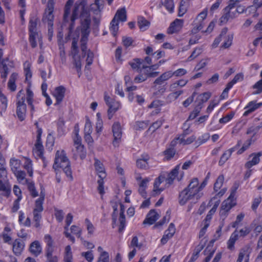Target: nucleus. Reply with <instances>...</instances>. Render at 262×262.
<instances>
[{
	"mask_svg": "<svg viewBox=\"0 0 262 262\" xmlns=\"http://www.w3.org/2000/svg\"><path fill=\"white\" fill-rule=\"evenodd\" d=\"M251 142H252V138L246 141V142L244 144V145H243L242 148H240L237 151V154L238 155H241V154H243L247 149H248L251 144Z\"/></svg>",
	"mask_w": 262,
	"mask_h": 262,
	"instance_id": "56",
	"label": "nucleus"
},
{
	"mask_svg": "<svg viewBox=\"0 0 262 262\" xmlns=\"http://www.w3.org/2000/svg\"><path fill=\"white\" fill-rule=\"evenodd\" d=\"M149 160L148 155L145 157L142 156V158L137 160L136 164L138 168L142 169H147L148 168V164L147 161Z\"/></svg>",
	"mask_w": 262,
	"mask_h": 262,
	"instance_id": "29",
	"label": "nucleus"
},
{
	"mask_svg": "<svg viewBox=\"0 0 262 262\" xmlns=\"http://www.w3.org/2000/svg\"><path fill=\"white\" fill-rule=\"evenodd\" d=\"M204 26V23L203 21H194V26L191 30L192 34H196L199 31L201 30Z\"/></svg>",
	"mask_w": 262,
	"mask_h": 262,
	"instance_id": "43",
	"label": "nucleus"
},
{
	"mask_svg": "<svg viewBox=\"0 0 262 262\" xmlns=\"http://www.w3.org/2000/svg\"><path fill=\"white\" fill-rule=\"evenodd\" d=\"M262 156V151L257 153L254 152L251 154L249 157H252V159L247 162L245 164V168L250 169L252 166L257 165L260 161V157Z\"/></svg>",
	"mask_w": 262,
	"mask_h": 262,
	"instance_id": "15",
	"label": "nucleus"
},
{
	"mask_svg": "<svg viewBox=\"0 0 262 262\" xmlns=\"http://www.w3.org/2000/svg\"><path fill=\"white\" fill-rule=\"evenodd\" d=\"M119 220L120 224L119 226L118 231L119 232L121 233L123 231L125 227L126 221L124 214H123L122 213L121 214H120Z\"/></svg>",
	"mask_w": 262,
	"mask_h": 262,
	"instance_id": "47",
	"label": "nucleus"
},
{
	"mask_svg": "<svg viewBox=\"0 0 262 262\" xmlns=\"http://www.w3.org/2000/svg\"><path fill=\"white\" fill-rule=\"evenodd\" d=\"M73 58L74 59V64L76 68L77 71L79 73L81 70V61L79 56H76V55H73Z\"/></svg>",
	"mask_w": 262,
	"mask_h": 262,
	"instance_id": "54",
	"label": "nucleus"
},
{
	"mask_svg": "<svg viewBox=\"0 0 262 262\" xmlns=\"http://www.w3.org/2000/svg\"><path fill=\"white\" fill-rule=\"evenodd\" d=\"M24 167L27 170L29 176L32 177L33 176V170L32 168L31 161L29 159H26Z\"/></svg>",
	"mask_w": 262,
	"mask_h": 262,
	"instance_id": "52",
	"label": "nucleus"
},
{
	"mask_svg": "<svg viewBox=\"0 0 262 262\" xmlns=\"http://www.w3.org/2000/svg\"><path fill=\"white\" fill-rule=\"evenodd\" d=\"M137 23L140 29L143 31L147 30L150 25V22L143 16L138 17Z\"/></svg>",
	"mask_w": 262,
	"mask_h": 262,
	"instance_id": "32",
	"label": "nucleus"
},
{
	"mask_svg": "<svg viewBox=\"0 0 262 262\" xmlns=\"http://www.w3.org/2000/svg\"><path fill=\"white\" fill-rule=\"evenodd\" d=\"M253 89L257 90L253 93V94H259L262 92V79L257 81L253 86Z\"/></svg>",
	"mask_w": 262,
	"mask_h": 262,
	"instance_id": "62",
	"label": "nucleus"
},
{
	"mask_svg": "<svg viewBox=\"0 0 262 262\" xmlns=\"http://www.w3.org/2000/svg\"><path fill=\"white\" fill-rule=\"evenodd\" d=\"M234 204L229 200H226L223 201L221 209L220 210V215L221 217H226L227 215L228 212L234 206Z\"/></svg>",
	"mask_w": 262,
	"mask_h": 262,
	"instance_id": "18",
	"label": "nucleus"
},
{
	"mask_svg": "<svg viewBox=\"0 0 262 262\" xmlns=\"http://www.w3.org/2000/svg\"><path fill=\"white\" fill-rule=\"evenodd\" d=\"M110 25V30L112 32L113 35L116 36L119 29V21L115 18H113Z\"/></svg>",
	"mask_w": 262,
	"mask_h": 262,
	"instance_id": "41",
	"label": "nucleus"
},
{
	"mask_svg": "<svg viewBox=\"0 0 262 262\" xmlns=\"http://www.w3.org/2000/svg\"><path fill=\"white\" fill-rule=\"evenodd\" d=\"M85 0H79L75 5L72 16L70 28L74 27V21L79 15L81 19V37H88L90 33L91 18L89 12L86 7Z\"/></svg>",
	"mask_w": 262,
	"mask_h": 262,
	"instance_id": "1",
	"label": "nucleus"
},
{
	"mask_svg": "<svg viewBox=\"0 0 262 262\" xmlns=\"http://www.w3.org/2000/svg\"><path fill=\"white\" fill-rule=\"evenodd\" d=\"M10 165L12 171L15 172L20 167V161L15 158H11L10 160Z\"/></svg>",
	"mask_w": 262,
	"mask_h": 262,
	"instance_id": "38",
	"label": "nucleus"
},
{
	"mask_svg": "<svg viewBox=\"0 0 262 262\" xmlns=\"http://www.w3.org/2000/svg\"><path fill=\"white\" fill-rule=\"evenodd\" d=\"M199 180L198 178H194L190 182L188 186L185 188L188 191L195 196L196 199L199 200L202 196V193H200L198 187Z\"/></svg>",
	"mask_w": 262,
	"mask_h": 262,
	"instance_id": "10",
	"label": "nucleus"
},
{
	"mask_svg": "<svg viewBox=\"0 0 262 262\" xmlns=\"http://www.w3.org/2000/svg\"><path fill=\"white\" fill-rule=\"evenodd\" d=\"M211 93L209 92L203 93L199 95L196 98L195 102L197 103L196 105H199L200 108L202 109L203 103L207 102L210 98Z\"/></svg>",
	"mask_w": 262,
	"mask_h": 262,
	"instance_id": "22",
	"label": "nucleus"
},
{
	"mask_svg": "<svg viewBox=\"0 0 262 262\" xmlns=\"http://www.w3.org/2000/svg\"><path fill=\"white\" fill-rule=\"evenodd\" d=\"M259 0H254L253 5L248 7L246 11H248L249 14L254 13L253 15V17H257L259 14L257 13V10L262 6V0L259 3H258Z\"/></svg>",
	"mask_w": 262,
	"mask_h": 262,
	"instance_id": "20",
	"label": "nucleus"
},
{
	"mask_svg": "<svg viewBox=\"0 0 262 262\" xmlns=\"http://www.w3.org/2000/svg\"><path fill=\"white\" fill-rule=\"evenodd\" d=\"M42 20L43 23L48 24V27H53L54 20L53 12L46 11Z\"/></svg>",
	"mask_w": 262,
	"mask_h": 262,
	"instance_id": "33",
	"label": "nucleus"
},
{
	"mask_svg": "<svg viewBox=\"0 0 262 262\" xmlns=\"http://www.w3.org/2000/svg\"><path fill=\"white\" fill-rule=\"evenodd\" d=\"M25 68L24 71L26 75V79L31 78L32 77V73L30 70V64L29 62H25L24 64Z\"/></svg>",
	"mask_w": 262,
	"mask_h": 262,
	"instance_id": "59",
	"label": "nucleus"
},
{
	"mask_svg": "<svg viewBox=\"0 0 262 262\" xmlns=\"http://www.w3.org/2000/svg\"><path fill=\"white\" fill-rule=\"evenodd\" d=\"M45 195L41 194L40 197L35 201V208L33 210V221L35 222L34 227L36 228H39L40 221L41 219V212L43 211V202Z\"/></svg>",
	"mask_w": 262,
	"mask_h": 262,
	"instance_id": "5",
	"label": "nucleus"
},
{
	"mask_svg": "<svg viewBox=\"0 0 262 262\" xmlns=\"http://www.w3.org/2000/svg\"><path fill=\"white\" fill-rule=\"evenodd\" d=\"M38 22V18L33 16L29 20V33L34 34L37 33V25Z\"/></svg>",
	"mask_w": 262,
	"mask_h": 262,
	"instance_id": "34",
	"label": "nucleus"
},
{
	"mask_svg": "<svg viewBox=\"0 0 262 262\" xmlns=\"http://www.w3.org/2000/svg\"><path fill=\"white\" fill-rule=\"evenodd\" d=\"M41 134L42 129L39 128L37 131L36 142L35 144V148L33 149V152L34 154L42 159L43 163V167H46L47 166L48 162L43 157V147L41 140Z\"/></svg>",
	"mask_w": 262,
	"mask_h": 262,
	"instance_id": "6",
	"label": "nucleus"
},
{
	"mask_svg": "<svg viewBox=\"0 0 262 262\" xmlns=\"http://www.w3.org/2000/svg\"><path fill=\"white\" fill-rule=\"evenodd\" d=\"M29 250L35 256L39 255L42 251V248L39 242L38 241H35L32 242L30 245Z\"/></svg>",
	"mask_w": 262,
	"mask_h": 262,
	"instance_id": "21",
	"label": "nucleus"
},
{
	"mask_svg": "<svg viewBox=\"0 0 262 262\" xmlns=\"http://www.w3.org/2000/svg\"><path fill=\"white\" fill-rule=\"evenodd\" d=\"M201 110L199 105H196L193 111L190 114L188 119L193 120L200 113Z\"/></svg>",
	"mask_w": 262,
	"mask_h": 262,
	"instance_id": "64",
	"label": "nucleus"
},
{
	"mask_svg": "<svg viewBox=\"0 0 262 262\" xmlns=\"http://www.w3.org/2000/svg\"><path fill=\"white\" fill-rule=\"evenodd\" d=\"M73 256L71 248L70 245L67 246L65 248V254L64 255V262H72Z\"/></svg>",
	"mask_w": 262,
	"mask_h": 262,
	"instance_id": "39",
	"label": "nucleus"
},
{
	"mask_svg": "<svg viewBox=\"0 0 262 262\" xmlns=\"http://www.w3.org/2000/svg\"><path fill=\"white\" fill-rule=\"evenodd\" d=\"M142 246V243H139L138 242V238L137 236H133L132 240L130 242V244L129 245V247H136L138 249H141Z\"/></svg>",
	"mask_w": 262,
	"mask_h": 262,
	"instance_id": "53",
	"label": "nucleus"
},
{
	"mask_svg": "<svg viewBox=\"0 0 262 262\" xmlns=\"http://www.w3.org/2000/svg\"><path fill=\"white\" fill-rule=\"evenodd\" d=\"M17 77V74L15 73H13L10 77L8 83V87L10 90L14 92L16 90V85L15 84V81Z\"/></svg>",
	"mask_w": 262,
	"mask_h": 262,
	"instance_id": "36",
	"label": "nucleus"
},
{
	"mask_svg": "<svg viewBox=\"0 0 262 262\" xmlns=\"http://www.w3.org/2000/svg\"><path fill=\"white\" fill-rule=\"evenodd\" d=\"M45 241L47 244L45 249L46 256L47 257L53 256L52 254L54 250V246H53V241L51 235L47 234L45 236Z\"/></svg>",
	"mask_w": 262,
	"mask_h": 262,
	"instance_id": "14",
	"label": "nucleus"
},
{
	"mask_svg": "<svg viewBox=\"0 0 262 262\" xmlns=\"http://www.w3.org/2000/svg\"><path fill=\"white\" fill-rule=\"evenodd\" d=\"M202 51L203 49L202 48H196L193 50L190 56H189L188 58H187V61H190L194 59V58H195L196 57H197L202 53Z\"/></svg>",
	"mask_w": 262,
	"mask_h": 262,
	"instance_id": "45",
	"label": "nucleus"
},
{
	"mask_svg": "<svg viewBox=\"0 0 262 262\" xmlns=\"http://www.w3.org/2000/svg\"><path fill=\"white\" fill-rule=\"evenodd\" d=\"M233 38V34L228 35L222 47L225 49L229 48L232 45Z\"/></svg>",
	"mask_w": 262,
	"mask_h": 262,
	"instance_id": "55",
	"label": "nucleus"
},
{
	"mask_svg": "<svg viewBox=\"0 0 262 262\" xmlns=\"http://www.w3.org/2000/svg\"><path fill=\"white\" fill-rule=\"evenodd\" d=\"M25 243L20 239L17 238L14 240L12 243V251L16 256H20L25 248Z\"/></svg>",
	"mask_w": 262,
	"mask_h": 262,
	"instance_id": "13",
	"label": "nucleus"
},
{
	"mask_svg": "<svg viewBox=\"0 0 262 262\" xmlns=\"http://www.w3.org/2000/svg\"><path fill=\"white\" fill-rule=\"evenodd\" d=\"M3 55V51L2 49H0V62L2 66H3V72H1V78L4 79L3 82L6 81V78L7 77L8 74L9 73L8 66H9V59L6 58V59L2 60V57Z\"/></svg>",
	"mask_w": 262,
	"mask_h": 262,
	"instance_id": "12",
	"label": "nucleus"
},
{
	"mask_svg": "<svg viewBox=\"0 0 262 262\" xmlns=\"http://www.w3.org/2000/svg\"><path fill=\"white\" fill-rule=\"evenodd\" d=\"M184 21L183 19H176L172 22L167 30L169 34L176 33L180 31L183 27Z\"/></svg>",
	"mask_w": 262,
	"mask_h": 262,
	"instance_id": "11",
	"label": "nucleus"
},
{
	"mask_svg": "<svg viewBox=\"0 0 262 262\" xmlns=\"http://www.w3.org/2000/svg\"><path fill=\"white\" fill-rule=\"evenodd\" d=\"M180 168V165H177L168 174L166 181L167 184L171 185L173 183L174 180L177 177Z\"/></svg>",
	"mask_w": 262,
	"mask_h": 262,
	"instance_id": "25",
	"label": "nucleus"
},
{
	"mask_svg": "<svg viewBox=\"0 0 262 262\" xmlns=\"http://www.w3.org/2000/svg\"><path fill=\"white\" fill-rule=\"evenodd\" d=\"M132 68L138 72H142V66L143 64V60L141 58H135L129 62Z\"/></svg>",
	"mask_w": 262,
	"mask_h": 262,
	"instance_id": "23",
	"label": "nucleus"
},
{
	"mask_svg": "<svg viewBox=\"0 0 262 262\" xmlns=\"http://www.w3.org/2000/svg\"><path fill=\"white\" fill-rule=\"evenodd\" d=\"M66 89L63 86H59L55 88V91L53 93V95L55 97L56 102L55 105H57L60 103L65 95Z\"/></svg>",
	"mask_w": 262,
	"mask_h": 262,
	"instance_id": "16",
	"label": "nucleus"
},
{
	"mask_svg": "<svg viewBox=\"0 0 262 262\" xmlns=\"http://www.w3.org/2000/svg\"><path fill=\"white\" fill-rule=\"evenodd\" d=\"M234 115L235 113L234 112H231L225 116L221 118L219 120V122L222 124L226 123L230 121L233 118Z\"/></svg>",
	"mask_w": 262,
	"mask_h": 262,
	"instance_id": "51",
	"label": "nucleus"
},
{
	"mask_svg": "<svg viewBox=\"0 0 262 262\" xmlns=\"http://www.w3.org/2000/svg\"><path fill=\"white\" fill-rule=\"evenodd\" d=\"M148 123L147 121H137L136 123L135 128L136 130L144 129L147 127Z\"/></svg>",
	"mask_w": 262,
	"mask_h": 262,
	"instance_id": "57",
	"label": "nucleus"
},
{
	"mask_svg": "<svg viewBox=\"0 0 262 262\" xmlns=\"http://www.w3.org/2000/svg\"><path fill=\"white\" fill-rule=\"evenodd\" d=\"M75 147V153L74 155L75 157L79 156L81 159H83L85 158L86 152V150L82 144H79L74 145Z\"/></svg>",
	"mask_w": 262,
	"mask_h": 262,
	"instance_id": "27",
	"label": "nucleus"
},
{
	"mask_svg": "<svg viewBox=\"0 0 262 262\" xmlns=\"http://www.w3.org/2000/svg\"><path fill=\"white\" fill-rule=\"evenodd\" d=\"M88 37H81L80 42H81V50L82 52L83 56H86V54L88 53L86 50V42L88 40Z\"/></svg>",
	"mask_w": 262,
	"mask_h": 262,
	"instance_id": "46",
	"label": "nucleus"
},
{
	"mask_svg": "<svg viewBox=\"0 0 262 262\" xmlns=\"http://www.w3.org/2000/svg\"><path fill=\"white\" fill-rule=\"evenodd\" d=\"M214 252L215 250L210 248V246H208L203 252L204 255H207L203 262H209L213 256Z\"/></svg>",
	"mask_w": 262,
	"mask_h": 262,
	"instance_id": "40",
	"label": "nucleus"
},
{
	"mask_svg": "<svg viewBox=\"0 0 262 262\" xmlns=\"http://www.w3.org/2000/svg\"><path fill=\"white\" fill-rule=\"evenodd\" d=\"M233 8V6L231 4L228 5L223 9L224 14L220 19V25L226 24L230 19H233L237 17L236 12H231V10Z\"/></svg>",
	"mask_w": 262,
	"mask_h": 262,
	"instance_id": "8",
	"label": "nucleus"
},
{
	"mask_svg": "<svg viewBox=\"0 0 262 262\" xmlns=\"http://www.w3.org/2000/svg\"><path fill=\"white\" fill-rule=\"evenodd\" d=\"M235 150V147L231 148L226 150L221 156L219 161L220 166L223 165L225 162L230 158L233 152Z\"/></svg>",
	"mask_w": 262,
	"mask_h": 262,
	"instance_id": "24",
	"label": "nucleus"
},
{
	"mask_svg": "<svg viewBox=\"0 0 262 262\" xmlns=\"http://www.w3.org/2000/svg\"><path fill=\"white\" fill-rule=\"evenodd\" d=\"M112 132L113 133L114 140L113 141V146L118 147L121 141L122 137V129L120 124L118 122H115L112 126Z\"/></svg>",
	"mask_w": 262,
	"mask_h": 262,
	"instance_id": "9",
	"label": "nucleus"
},
{
	"mask_svg": "<svg viewBox=\"0 0 262 262\" xmlns=\"http://www.w3.org/2000/svg\"><path fill=\"white\" fill-rule=\"evenodd\" d=\"M142 72L145 76H147V78L148 77H156L159 74V72L151 71L149 67L144 64L142 66Z\"/></svg>",
	"mask_w": 262,
	"mask_h": 262,
	"instance_id": "30",
	"label": "nucleus"
},
{
	"mask_svg": "<svg viewBox=\"0 0 262 262\" xmlns=\"http://www.w3.org/2000/svg\"><path fill=\"white\" fill-rule=\"evenodd\" d=\"M97 262H110L108 253L106 251L101 253Z\"/></svg>",
	"mask_w": 262,
	"mask_h": 262,
	"instance_id": "58",
	"label": "nucleus"
},
{
	"mask_svg": "<svg viewBox=\"0 0 262 262\" xmlns=\"http://www.w3.org/2000/svg\"><path fill=\"white\" fill-rule=\"evenodd\" d=\"M176 154V150L174 148H169L164 151L165 158L167 160H169L172 158Z\"/></svg>",
	"mask_w": 262,
	"mask_h": 262,
	"instance_id": "44",
	"label": "nucleus"
},
{
	"mask_svg": "<svg viewBox=\"0 0 262 262\" xmlns=\"http://www.w3.org/2000/svg\"><path fill=\"white\" fill-rule=\"evenodd\" d=\"M262 105V102H259L258 103H255L253 101H251L249 102L248 105L245 107L246 109H247L244 113V116H248L249 114L254 112L255 110L260 107Z\"/></svg>",
	"mask_w": 262,
	"mask_h": 262,
	"instance_id": "26",
	"label": "nucleus"
},
{
	"mask_svg": "<svg viewBox=\"0 0 262 262\" xmlns=\"http://www.w3.org/2000/svg\"><path fill=\"white\" fill-rule=\"evenodd\" d=\"M62 168L63 171L71 180H73L72 172L70 163L64 150H57L56 152L53 168L56 170L58 168Z\"/></svg>",
	"mask_w": 262,
	"mask_h": 262,
	"instance_id": "2",
	"label": "nucleus"
},
{
	"mask_svg": "<svg viewBox=\"0 0 262 262\" xmlns=\"http://www.w3.org/2000/svg\"><path fill=\"white\" fill-rule=\"evenodd\" d=\"M159 215L155 210H151L147 214L146 219L143 222V224L152 225L159 218Z\"/></svg>",
	"mask_w": 262,
	"mask_h": 262,
	"instance_id": "19",
	"label": "nucleus"
},
{
	"mask_svg": "<svg viewBox=\"0 0 262 262\" xmlns=\"http://www.w3.org/2000/svg\"><path fill=\"white\" fill-rule=\"evenodd\" d=\"M207 9H205L202 12H201L200 14H198L197 17L195 19V21H203L204 22V20L206 18L207 15Z\"/></svg>",
	"mask_w": 262,
	"mask_h": 262,
	"instance_id": "61",
	"label": "nucleus"
},
{
	"mask_svg": "<svg viewBox=\"0 0 262 262\" xmlns=\"http://www.w3.org/2000/svg\"><path fill=\"white\" fill-rule=\"evenodd\" d=\"M5 160L2 154L0 153V170L2 171L1 175L6 176L7 171L5 168Z\"/></svg>",
	"mask_w": 262,
	"mask_h": 262,
	"instance_id": "49",
	"label": "nucleus"
},
{
	"mask_svg": "<svg viewBox=\"0 0 262 262\" xmlns=\"http://www.w3.org/2000/svg\"><path fill=\"white\" fill-rule=\"evenodd\" d=\"M94 166L96 170L98 172V174L99 178V179L97 181V183L98 184L97 189L99 193L101 195H103L104 193L103 179L105 178L106 176L105 169L102 163H101L97 159H95Z\"/></svg>",
	"mask_w": 262,
	"mask_h": 262,
	"instance_id": "4",
	"label": "nucleus"
},
{
	"mask_svg": "<svg viewBox=\"0 0 262 262\" xmlns=\"http://www.w3.org/2000/svg\"><path fill=\"white\" fill-rule=\"evenodd\" d=\"M183 90H179L176 92H171L166 98V101L167 103H171L176 100L183 93Z\"/></svg>",
	"mask_w": 262,
	"mask_h": 262,
	"instance_id": "35",
	"label": "nucleus"
},
{
	"mask_svg": "<svg viewBox=\"0 0 262 262\" xmlns=\"http://www.w3.org/2000/svg\"><path fill=\"white\" fill-rule=\"evenodd\" d=\"M238 238V234L237 230H235L231 234L229 239L227 242V247L230 250H233L234 248V244Z\"/></svg>",
	"mask_w": 262,
	"mask_h": 262,
	"instance_id": "31",
	"label": "nucleus"
},
{
	"mask_svg": "<svg viewBox=\"0 0 262 262\" xmlns=\"http://www.w3.org/2000/svg\"><path fill=\"white\" fill-rule=\"evenodd\" d=\"M104 101L106 105L108 106L107 111L108 119H111L113 114L116 112L119 107V103L116 102L114 99L111 98L106 93H104Z\"/></svg>",
	"mask_w": 262,
	"mask_h": 262,
	"instance_id": "7",
	"label": "nucleus"
},
{
	"mask_svg": "<svg viewBox=\"0 0 262 262\" xmlns=\"http://www.w3.org/2000/svg\"><path fill=\"white\" fill-rule=\"evenodd\" d=\"M113 18H115V19L118 20V21L119 20L123 22L126 21V11L125 8L118 10Z\"/></svg>",
	"mask_w": 262,
	"mask_h": 262,
	"instance_id": "28",
	"label": "nucleus"
},
{
	"mask_svg": "<svg viewBox=\"0 0 262 262\" xmlns=\"http://www.w3.org/2000/svg\"><path fill=\"white\" fill-rule=\"evenodd\" d=\"M177 139L180 140V143H183L184 144H189L195 140V137L194 136H192L188 138L187 139H185L184 137L181 138L179 137Z\"/></svg>",
	"mask_w": 262,
	"mask_h": 262,
	"instance_id": "60",
	"label": "nucleus"
},
{
	"mask_svg": "<svg viewBox=\"0 0 262 262\" xmlns=\"http://www.w3.org/2000/svg\"><path fill=\"white\" fill-rule=\"evenodd\" d=\"M25 96L23 90H20L17 94L16 115L21 121L25 120L26 116L27 106L25 103Z\"/></svg>",
	"mask_w": 262,
	"mask_h": 262,
	"instance_id": "3",
	"label": "nucleus"
},
{
	"mask_svg": "<svg viewBox=\"0 0 262 262\" xmlns=\"http://www.w3.org/2000/svg\"><path fill=\"white\" fill-rule=\"evenodd\" d=\"M193 198H195V196L185 188L179 194V203L181 205H184L188 200H191Z\"/></svg>",
	"mask_w": 262,
	"mask_h": 262,
	"instance_id": "17",
	"label": "nucleus"
},
{
	"mask_svg": "<svg viewBox=\"0 0 262 262\" xmlns=\"http://www.w3.org/2000/svg\"><path fill=\"white\" fill-rule=\"evenodd\" d=\"M251 252V249L250 248V246L249 245H246L241 250L239 254H242L243 255V257L246 255V258H248V260H249V256Z\"/></svg>",
	"mask_w": 262,
	"mask_h": 262,
	"instance_id": "50",
	"label": "nucleus"
},
{
	"mask_svg": "<svg viewBox=\"0 0 262 262\" xmlns=\"http://www.w3.org/2000/svg\"><path fill=\"white\" fill-rule=\"evenodd\" d=\"M92 132L93 128L91 121L88 117H86L84 128V134H92Z\"/></svg>",
	"mask_w": 262,
	"mask_h": 262,
	"instance_id": "48",
	"label": "nucleus"
},
{
	"mask_svg": "<svg viewBox=\"0 0 262 262\" xmlns=\"http://www.w3.org/2000/svg\"><path fill=\"white\" fill-rule=\"evenodd\" d=\"M15 177L17 178V180L19 182L24 180L26 177V173L23 170H17L15 172H13Z\"/></svg>",
	"mask_w": 262,
	"mask_h": 262,
	"instance_id": "63",
	"label": "nucleus"
},
{
	"mask_svg": "<svg viewBox=\"0 0 262 262\" xmlns=\"http://www.w3.org/2000/svg\"><path fill=\"white\" fill-rule=\"evenodd\" d=\"M224 181V177L223 174L220 175L214 184V190L215 191H217L222 186L223 182Z\"/></svg>",
	"mask_w": 262,
	"mask_h": 262,
	"instance_id": "42",
	"label": "nucleus"
},
{
	"mask_svg": "<svg viewBox=\"0 0 262 262\" xmlns=\"http://www.w3.org/2000/svg\"><path fill=\"white\" fill-rule=\"evenodd\" d=\"M74 2L72 0H68L64 7V12L63 14V20L64 21H68V17L70 13L71 7L73 5Z\"/></svg>",
	"mask_w": 262,
	"mask_h": 262,
	"instance_id": "37",
	"label": "nucleus"
}]
</instances>
